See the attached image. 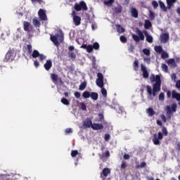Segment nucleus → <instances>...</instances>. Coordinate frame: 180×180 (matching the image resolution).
I'll list each match as a JSON object with an SVG mask.
<instances>
[{
	"label": "nucleus",
	"instance_id": "obj_1",
	"mask_svg": "<svg viewBox=\"0 0 180 180\" xmlns=\"http://www.w3.org/2000/svg\"><path fill=\"white\" fill-rule=\"evenodd\" d=\"M151 82H155L153 85V96H156L157 92L161 91V77L158 75H152L150 77Z\"/></svg>",
	"mask_w": 180,
	"mask_h": 180
},
{
	"label": "nucleus",
	"instance_id": "obj_2",
	"mask_svg": "<svg viewBox=\"0 0 180 180\" xmlns=\"http://www.w3.org/2000/svg\"><path fill=\"white\" fill-rule=\"evenodd\" d=\"M164 136H168V129H167V127L165 126L162 127V132L159 131L157 134H154L152 141L155 146H160L161 144V142H160V140H162L164 139Z\"/></svg>",
	"mask_w": 180,
	"mask_h": 180
},
{
	"label": "nucleus",
	"instance_id": "obj_3",
	"mask_svg": "<svg viewBox=\"0 0 180 180\" xmlns=\"http://www.w3.org/2000/svg\"><path fill=\"white\" fill-rule=\"evenodd\" d=\"M175 2H176V0H167V6L166 8L164 2L159 1V5L163 12H167V9H171V8L174 6Z\"/></svg>",
	"mask_w": 180,
	"mask_h": 180
},
{
	"label": "nucleus",
	"instance_id": "obj_4",
	"mask_svg": "<svg viewBox=\"0 0 180 180\" xmlns=\"http://www.w3.org/2000/svg\"><path fill=\"white\" fill-rule=\"evenodd\" d=\"M176 108H177L176 103L172 104V108L169 105H167L166 111H167V116L168 119H171L173 112H176Z\"/></svg>",
	"mask_w": 180,
	"mask_h": 180
},
{
	"label": "nucleus",
	"instance_id": "obj_5",
	"mask_svg": "<svg viewBox=\"0 0 180 180\" xmlns=\"http://www.w3.org/2000/svg\"><path fill=\"white\" fill-rule=\"evenodd\" d=\"M15 57H16V53H15V51H8L6 54L5 58L4 59V62L8 63L13 61V60H15Z\"/></svg>",
	"mask_w": 180,
	"mask_h": 180
},
{
	"label": "nucleus",
	"instance_id": "obj_6",
	"mask_svg": "<svg viewBox=\"0 0 180 180\" xmlns=\"http://www.w3.org/2000/svg\"><path fill=\"white\" fill-rule=\"evenodd\" d=\"M136 34H132V39L136 41V43H139L140 40L143 41L144 40V34H143V32L140 30L139 29L136 30Z\"/></svg>",
	"mask_w": 180,
	"mask_h": 180
},
{
	"label": "nucleus",
	"instance_id": "obj_7",
	"mask_svg": "<svg viewBox=\"0 0 180 180\" xmlns=\"http://www.w3.org/2000/svg\"><path fill=\"white\" fill-rule=\"evenodd\" d=\"M97 79L96 80V84L99 88H103L105 84L103 83V75L101 72L97 74Z\"/></svg>",
	"mask_w": 180,
	"mask_h": 180
},
{
	"label": "nucleus",
	"instance_id": "obj_8",
	"mask_svg": "<svg viewBox=\"0 0 180 180\" xmlns=\"http://www.w3.org/2000/svg\"><path fill=\"white\" fill-rule=\"evenodd\" d=\"M75 9L77 12H79L82 9H83V11H88V6L84 1H80L79 4L78 3L75 4Z\"/></svg>",
	"mask_w": 180,
	"mask_h": 180
},
{
	"label": "nucleus",
	"instance_id": "obj_9",
	"mask_svg": "<svg viewBox=\"0 0 180 180\" xmlns=\"http://www.w3.org/2000/svg\"><path fill=\"white\" fill-rule=\"evenodd\" d=\"M110 174V169L105 167L103 169L102 172L101 173V179H106L108 178V176Z\"/></svg>",
	"mask_w": 180,
	"mask_h": 180
},
{
	"label": "nucleus",
	"instance_id": "obj_10",
	"mask_svg": "<svg viewBox=\"0 0 180 180\" xmlns=\"http://www.w3.org/2000/svg\"><path fill=\"white\" fill-rule=\"evenodd\" d=\"M169 40V34L165 32L160 35L161 43H164V44H165L166 43H168Z\"/></svg>",
	"mask_w": 180,
	"mask_h": 180
},
{
	"label": "nucleus",
	"instance_id": "obj_11",
	"mask_svg": "<svg viewBox=\"0 0 180 180\" xmlns=\"http://www.w3.org/2000/svg\"><path fill=\"white\" fill-rule=\"evenodd\" d=\"M38 15L41 20H47V15L46 14V11L40 8L38 11Z\"/></svg>",
	"mask_w": 180,
	"mask_h": 180
},
{
	"label": "nucleus",
	"instance_id": "obj_12",
	"mask_svg": "<svg viewBox=\"0 0 180 180\" xmlns=\"http://www.w3.org/2000/svg\"><path fill=\"white\" fill-rule=\"evenodd\" d=\"M58 37L61 38V41H63V38L61 36H59L58 34L55 35V36H51V41H53V43L55 44V46H56L57 47H58Z\"/></svg>",
	"mask_w": 180,
	"mask_h": 180
},
{
	"label": "nucleus",
	"instance_id": "obj_13",
	"mask_svg": "<svg viewBox=\"0 0 180 180\" xmlns=\"http://www.w3.org/2000/svg\"><path fill=\"white\" fill-rule=\"evenodd\" d=\"M92 120L89 118H86L84 122H83V127H85V129H89V127H92Z\"/></svg>",
	"mask_w": 180,
	"mask_h": 180
},
{
	"label": "nucleus",
	"instance_id": "obj_14",
	"mask_svg": "<svg viewBox=\"0 0 180 180\" xmlns=\"http://www.w3.org/2000/svg\"><path fill=\"white\" fill-rule=\"evenodd\" d=\"M51 67H53V61L51 60H47L44 64V68H45L46 71H50Z\"/></svg>",
	"mask_w": 180,
	"mask_h": 180
},
{
	"label": "nucleus",
	"instance_id": "obj_15",
	"mask_svg": "<svg viewBox=\"0 0 180 180\" xmlns=\"http://www.w3.org/2000/svg\"><path fill=\"white\" fill-rule=\"evenodd\" d=\"M141 70L143 72V78H148V71H147V68L143 64L141 65Z\"/></svg>",
	"mask_w": 180,
	"mask_h": 180
},
{
	"label": "nucleus",
	"instance_id": "obj_16",
	"mask_svg": "<svg viewBox=\"0 0 180 180\" xmlns=\"http://www.w3.org/2000/svg\"><path fill=\"white\" fill-rule=\"evenodd\" d=\"M167 63L171 68H176V63L175 62V59L170 58L167 60Z\"/></svg>",
	"mask_w": 180,
	"mask_h": 180
},
{
	"label": "nucleus",
	"instance_id": "obj_17",
	"mask_svg": "<svg viewBox=\"0 0 180 180\" xmlns=\"http://www.w3.org/2000/svg\"><path fill=\"white\" fill-rule=\"evenodd\" d=\"M91 129H93V130H102V129H103V124L94 123L91 125Z\"/></svg>",
	"mask_w": 180,
	"mask_h": 180
},
{
	"label": "nucleus",
	"instance_id": "obj_18",
	"mask_svg": "<svg viewBox=\"0 0 180 180\" xmlns=\"http://www.w3.org/2000/svg\"><path fill=\"white\" fill-rule=\"evenodd\" d=\"M172 98L173 99H176L178 101H180V94L177 93L175 90H173L172 91Z\"/></svg>",
	"mask_w": 180,
	"mask_h": 180
},
{
	"label": "nucleus",
	"instance_id": "obj_19",
	"mask_svg": "<svg viewBox=\"0 0 180 180\" xmlns=\"http://www.w3.org/2000/svg\"><path fill=\"white\" fill-rule=\"evenodd\" d=\"M131 15L133 18H139V11L136 8H131Z\"/></svg>",
	"mask_w": 180,
	"mask_h": 180
},
{
	"label": "nucleus",
	"instance_id": "obj_20",
	"mask_svg": "<svg viewBox=\"0 0 180 180\" xmlns=\"http://www.w3.org/2000/svg\"><path fill=\"white\" fill-rule=\"evenodd\" d=\"M73 22L75 26H79L81 25V17L79 16H74Z\"/></svg>",
	"mask_w": 180,
	"mask_h": 180
},
{
	"label": "nucleus",
	"instance_id": "obj_21",
	"mask_svg": "<svg viewBox=\"0 0 180 180\" xmlns=\"http://www.w3.org/2000/svg\"><path fill=\"white\" fill-rule=\"evenodd\" d=\"M112 10L114 11L115 13H122V11H123V7L122 6V5L119 4L117 7H115Z\"/></svg>",
	"mask_w": 180,
	"mask_h": 180
},
{
	"label": "nucleus",
	"instance_id": "obj_22",
	"mask_svg": "<svg viewBox=\"0 0 180 180\" xmlns=\"http://www.w3.org/2000/svg\"><path fill=\"white\" fill-rule=\"evenodd\" d=\"M143 33L146 37V41H148V43H153V37L148 34V32L146 30L143 31Z\"/></svg>",
	"mask_w": 180,
	"mask_h": 180
},
{
	"label": "nucleus",
	"instance_id": "obj_23",
	"mask_svg": "<svg viewBox=\"0 0 180 180\" xmlns=\"http://www.w3.org/2000/svg\"><path fill=\"white\" fill-rule=\"evenodd\" d=\"M32 23L35 27H40V26H41V23H40L39 19L36 18H33Z\"/></svg>",
	"mask_w": 180,
	"mask_h": 180
},
{
	"label": "nucleus",
	"instance_id": "obj_24",
	"mask_svg": "<svg viewBox=\"0 0 180 180\" xmlns=\"http://www.w3.org/2000/svg\"><path fill=\"white\" fill-rule=\"evenodd\" d=\"M90 98H91L93 101H98L99 95L96 92H91L90 93Z\"/></svg>",
	"mask_w": 180,
	"mask_h": 180
},
{
	"label": "nucleus",
	"instance_id": "obj_25",
	"mask_svg": "<svg viewBox=\"0 0 180 180\" xmlns=\"http://www.w3.org/2000/svg\"><path fill=\"white\" fill-rule=\"evenodd\" d=\"M23 26L25 32H30V29L29 27H30V23H29V22L25 21Z\"/></svg>",
	"mask_w": 180,
	"mask_h": 180
},
{
	"label": "nucleus",
	"instance_id": "obj_26",
	"mask_svg": "<svg viewBox=\"0 0 180 180\" xmlns=\"http://www.w3.org/2000/svg\"><path fill=\"white\" fill-rule=\"evenodd\" d=\"M153 25L151 24V22L150 21V20H145V24H144L145 29H150V27H151Z\"/></svg>",
	"mask_w": 180,
	"mask_h": 180
},
{
	"label": "nucleus",
	"instance_id": "obj_27",
	"mask_svg": "<svg viewBox=\"0 0 180 180\" xmlns=\"http://www.w3.org/2000/svg\"><path fill=\"white\" fill-rule=\"evenodd\" d=\"M51 78L53 82H57L58 81V75L52 73L51 74Z\"/></svg>",
	"mask_w": 180,
	"mask_h": 180
},
{
	"label": "nucleus",
	"instance_id": "obj_28",
	"mask_svg": "<svg viewBox=\"0 0 180 180\" xmlns=\"http://www.w3.org/2000/svg\"><path fill=\"white\" fill-rule=\"evenodd\" d=\"M146 112L148 116H154L155 115V111L151 108H148Z\"/></svg>",
	"mask_w": 180,
	"mask_h": 180
},
{
	"label": "nucleus",
	"instance_id": "obj_29",
	"mask_svg": "<svg viewBox=\"0 0 180 180\" xmlns=\"http://www.w3.org/2000/svg\"><path fill=\"white\" fill-rule=\"evenodd\" d=\"M117 32H118V33H124V28H123V27H122V25H117Z\"/></svg>",
	"mask_w": 180,
	"mask_h": 180
},
{
	"label": "nucleus",
	"instance_id": "obj_30",
	"mask_svg": "<svg viewBox=\"0 0 180 180\" xmlns=\"http://www.w3.org/2000/svg\"><path fill=\"white\" fill-rule=\"evenodd\" d=\"M115 3V0H108L104 1V5H106V6H112L113 4Z\"/></svg>",
	"mask_w": 180,
	"mask_h": 180
},
{
	"label": "nucleus",
	"instance_id": "obj_31",
	"mask_svg": "<svg viewBox=\"0 0 180 180\" xmlns=\"http://www.w3.org/2000/svg\"><path fill=\"white\" fill-rule=\"evenodd\" d=\"M82 96L84 99H88V98H91V93L89 91H84L82 94Z\"/></svg>",
	"mask_w": 180,
	"mask_h": 180
},
{
	"label": "nucleus",
	"instance_id": "obj_32",
	"mask_svg": "<svg viewBox=\"0 0 180 180\" xmlns=\"http://www.w3.org/2000/svg\"><path fill=\"white\" fill-rule=\"evenodd\" d=\"M32 56L33 58H37V57H39L40 53H39V51H37V50H34L32 53Z\"/></svg>",
	"mask_w": 180,
	"mask_h": 180
},
{
	"label": "nucleus",
	"instance_id": "obj_33",
	"mask_svg": "<svg viewBox=\"0 0 180 180\" xmlns=\"http://www.w3.org/2000/svg\"><path fill=\"white\" fill-rule=\"evenodd\" d=\"M146 165H147V163H146V162H141L140 165H138L136 166V169H140V168L146 167Z\"/></svg>",
	"mask_w": 180,
	"mask_h": 180
},
{
	"label": "nucleus",
	"instance_id": "obj_34",
	"mask_svg": "<svg viewBox=\"0 0 180 180\" xmlns=\"http://www.w3.org/2000/svg\"><path fill=\"white\" fill-rule=\"evenodd\" d=\"M133 68L134 71H139V60H136L134 62Z\"/></svg>",
	"mask_w": 180,
	"mask_h": 180
},
{
	"label": "nucleus",
	"instance_id": "obj_35",
	"mask_svg": "<svg viewBox=\"0 0 180 180\" xmlns=\"http://www.w3.org/2000/svg\"><path fill=\"white\" fill-rule=\"evenodd\" d=\"M85 88H86V82H83L79 85V91H84V89H85Z\"/></svg>",
	"mask_w": 180,
	"mask_h": 180
},
{
	"label": "nucleus",
	"instance_id": "obj_36",
	"mask_svg": "<svg viewBox=\"0 0 180 180\" xmlns=\"http://www.w3.org/2000/svg\"><path fill=\"white\" fill-rule=\"evenodd\" d=\"M33 51L32 49V46L30 44H28L27 46V56H29V54H32V52Z\"/></svg>",
	"mask_w": 180,
	"mask_h": 180
},
{
	"label": "nucleus",
	"instance_id": "obj_37",
	"mask_svg": "<svg viewBox=\"0 0 180 180\" xmlns=\"http://www.w3.org/2000/svg\"><path fill=\"white\" fill-rule=\"evenodd\" d=\"M146 91H147L148 95H150V96L153 95V89L151 88V86L147 85Z\"/></svg>",
	"mask_w": 180,
	"mask_h": 180
},
{
	"label": "nucleus",
	"instance_id": "obj_38",
	"mask_svg": "<svg viewBox=\"0 0 180 180\" xmlns=\"http://www.w3.org/2000/svg\"><path fill=\"white\" fill-rule=\"evenodd\" d=\"M60 102L63 104L65 105L66 106H68L70 105V101H68V99L65 98H63L60 101Z\"/></svg>",
	"mask_w": 180,
	"mask_h": 180
},
{
	"label": "nucleus",
	"instance_id": "obj_39",
	"mask_svg": "<svg viewBox=\"0 0 180 180\" xmlns=\"http://www.w3.org/2000/svg\"><path fill=\"white\" fill-rule=\"evenodd\" d=\"M155 51H156V53H162V46H155Z\"/></svg>",
	"mask_w": 180,
	"mask_h": 180
},
{
	"label": "nucleus",
	"instance_id": "obj_40",
	"mask_svg": "<svg viewBox=\"0 0 180 180\" xmlns=\"http://www.w3.org/2000/svg\"><path fill=\"white\" fill-rule=\"evenodd\" d=\"M162 70L164 72H168V65L165 63L162 64Z\"/></svg>",
	"mask_w": 180,
	"mask_h": 180
},
{
	"label": "nucleus",
	"instance_id": "obj_41",
	"mask_svg": "<svg viewBox=\"0 0 180 180\" xmlns=\"http://www.w3.org/2000/svg\"><path fill=\"white\" fill-rule=\"evenodd\" d=\"M149 18L150 20H154V19H155V15L152 11H149Z\"/></svg>",
	"mask_w": 180,
	"mask_h": 180
},
{
	"label": "nucleus",
	"instance_id": "obj_42",
	"mask_svg": "<svg viewBox=\"0 0 180 180\" xmlns=\"http://www.w3.org/2000/svg\"><path fill=\"white\" fill-rule=\"evenodd\" d=\"M101 94L104 98H106L108 96V91H106V89L101 88Z\"/></svg>",
	"mask_w": 180,
	"mask_h": 180
},
{
	"label": "nucleus",
	"instance_id": "obj_43",
	"mask_svg": "<svg viewBox=\"0 0 180 180\" xmlns=\"http://www.w3.org/2000/svg\"><path fill=\"white\" fill-rule=\"evenodd\" d=\"M120 40L121 43H127V38H126L125 36L122 35L120 37Z\"/></svg>",
	"mask_w": 180,
	"mask_h": 180
},
{
	"label": "nucleus",
	"instance_id": "obj_44",
	"mask_svg": "<svg viewBox=\"0 0 180 180\" xmlns=\"http://www.w3.org/2000/svg\"><path fill=\"white\" fill-rule=\"evenodd\" d=\"M79 154V153H78V150H72V151H71V156H72V158L77 157Z\"/></svg>",
	"mask_w": 180,
	"mask_h": 180
},
{
	"label": "nucleus",
	"instance_id": "obj_45",
	"mask_svg": "<svg viewBox=\"0 0 180 180\" xmlns=\"http://www.w3.org/2000/svg\"><path fill=\"white\" fill-rule=\"evenodd\" d=\"M165 99V94H164L163 92L160 93L159 94V101H164Z\"/></svg>",
	"mask_w": 180,
	"mask_h": 180
},
{
	"label": "nucleus",
	"instance_id": "obj_46",
	"mask_svg": "<svg viewBox=\"0 0 180 180\" xmlns=\"http://www.w3.org/2000/svg\"><path fill=\"white\" fill-rule=\"evenodd\" d=\"M86 50L87 53H92V51H94V47L92 46V45H88Z\"/></svg>",
	"mask_w": 180,
	"mask_h": 180
},
{
	"label": "nucleus",
	"instance_id": "obj_47",
	"mask_svg": "<svg viewBox=\"0 0 180 180\" xmlns=\"http://www.w3.org/2000/svg\"><path fill=\"white\" fill-rule=\"evenodd\" d=\"M127 168V162L122 161L121 164V169H126Z\"/></svg>",
	"mask_w": 180,
	"mask_h": 180
},
{
	"label": "nucleus",
	"instance_id": "obj_48",
	"mask_svg": "<svg viewBox=\"0 0 180 180\" xmlns=\"http://www.w3.org/2000/svg\"><path fill=\"white\" fill-rule=\"evenodd\" d=\"M152 6H153L154 9H157V8H158V2H157L155 0L153 1Z\"/></svg>",
	"mask_w": 180,
	"mask_h": 180
},
{
	"label": "nucleus",
	"instance_id": "obj_49",
	"mask_svg": "<svg viewBox=\"0 0 180 180\" xmlns=\"http://www.w3.org/2000/svg\"><path fill=\"white\" fill-rule=\"evenodd\" d=\"M143 54H145L146 56H150V49H143Z\"/></svg>",
	"mask_w": 180,
	"mask_h": 180
},
{
	"label": "nucleus",
	"instance_id": "obj_50",
	"mask_svg": "<svg viewBox=\"0 0 180 180\" xmlns=\"http://www.w3.org/2000/svg\"><path fill=\"white\" fill-rule=\"evenodd\" d=\"M92 47L94 49V50H99V44L98 42H95Z\"/></svg>",
	"mask_w": 180,
	"mask_h": 180
},
{
	"label": "nucleus",
	"instance_id": "obj_51",
	"mask_svg": "<svg viewBox=\"0 0 180 180\" xmlns=\"http://www.w3.org/2000/svg\"><path fill=\"white\" fill-rule=\"evenodd\" d=\"M69 57L73 60L77 58V55L74 52L69 53Z\"/></svg>",
	"mask_w": 180,
	"mask_h": 180
},
{
	"label": "nucleus",
	"instance_id": "obj_52",
	"mask_svg": "<svg viewBox=\"0 0 180 180\" xmlns=\"http://www.w3.org/2000/svg\"><path fill=\"white\" fill-rule=\"evenodd\" d=\"M104 140L105 141H109V140H110V134H105V136H104Z\"/></svg>",
	"mask_w": 180,
	"mask_h": 180
},
{
	"label": "nucleus",
	"instance_id": "obj_53",
	"mask_svg": "<svg viewBox=\"0 0 180 180\" xmlns=\"http://www.w3.org/2000/svg\"><path fill=\"white\" fill-rule=\"evenodd\" d=\"M3 180H13L12 176H4Z\"/></svg>",
	"mask_w": 180,
	"mask_h": 180
},
{
	"label": "nucleus",
	"instance_id": "obj_54",
	"mask_svg": "<svg viewBox=\"0 0 180 180\" xmlns=\"http://www.w3.org/2000/svg\"><path fill=\"white\" fill-rule=\"evenodd\" d=\"M80 106L82 110H86V105L85 104V103H81Z\"/></svg>",
	"mask_w": 180,
	"mask_h": 180
},
{
	"label": "nucleus",
	"instance_id": "obj_55",
	"mask_svg": "<svg viewBox=\"0 0 180 180\" xmlns=\"http://www.w3.org/2000/svg\"><path fill=\"white\" fill-rule=\"evenodd\" d=\"M65 134H70L72 133V129L71 128H67L65 131Z\"/></svg>",
	"mask_w": 180,
	"mask_h": 180
},
{
	"label": "nucleus",
	"instance_id": "obj_56",
	"mask_svg": "<svg viewBox=\"0 0 180 180\" xmlns=\"http://www.w3.org/2000/svg\"><path fill=\"white\" fill-rule=\"evenodd\" d=\"M161 57H162V58H168L169 56H168L167 53L162 52Z\"/></svg>",
	"mask_w": 180,
	"mask_h": 180
},
{
	"label": "nucleus",
	"instance_id": "obj_57",
	"mask_svg": "<svg viewBox=\"0 0 180 180\" xmlns=\"http://www.w3.org/2000/svg\"><path fill=\"white\" fill-rule=\"evenodd\" d=\"M75 96L77 99H79L81 98V93L78 91L75 92Z\"/></svg>",
	"mask_w": 180,
	"mask_h": 180
},
{
	"label": "nucleus",
	"instance_id": "obj_58",
	"mask_svg": "<svg viewBox=\"0 0 180 180\" xmlns=\"http://www.w3.org/2000/svg\"><path fill=\"white\" fill-rule=\"evenodd\" d=\"M98 117H99V122H102V120H103V119H105L103 114H102V113H99Z\"/></svg>",
	"mask_w": 180,
	"mask_h": 180
},
{
	"label": "nucleus",
	"instance_id": "obj_59",
	"mask_svg": "<svg viewBox=\"0 0 180 180\" xmlns=\"http://www.w3.org/2000/svg\"><path fill=\"white\" fill-rule=\"evenodd\" d=\"M104 156L106 158H109L110 157V153L109 152V150H107L105 151V154H104Z\"/></svg>",
	"mask_w": 180,
	"mask_h": 180
},
{
	"label": "nucleus",
	"instance_id": "obj_60",
	"mask_svg": "<svg viewBox=\"0 0 180 180\" xmlns=\"http://www.w3.org/2000/svg\"><path fill=\"white\" fill-rule=\"evenodd\" d=\"M134 50V46H133V44H131L129 48V51L130 53H133Z\"/></svg>",
	"mask_w": 180,
	"mask_h": 180
},
{
	"label": "nucleus",
	"instance_id": "obj_61",
	"mask_svg": "<svg viewBox=\"0 0 180 180\" xmlns=\"http://www.w3.org/2000/svg\"><path fill=\"white\" fill-rule=\"evenodd\" d=\"M144 61H146V63H148V64H150L151 59L148 57H146L143 58Z\"/></svg>",
	"mask_w": 180,
	"mask_h": 180
},
{
	"label": "nucleus",
	"instance_id": "obj_62",
	"mask_svg": "<svg viewBox=\"0 0 180 180\" xmlns=\"http://www.w3.org/2000/svg\"><path fill=\"white\" fill-rule=\"evenodd\" d=\"M34 67H36V68H37L39 67V65H40V63H39V61L34 60Z\"/></svg>",
	"mask_w": 180,
	"mask_h": 180
},
{
	"label": "nucleus",
	"instance_id": "obj_63",
	"mask_svg": "<svg viewBox=\"0 0 180 180\" xmlns=\"http://www.w3.org/2000/svg\"><path fill=\"white\" fill-rule=\"evenodd\" d=\"M129 158H130V155L126 154V153L124 155V160H129Z\"/></svg>",
	"mask_w": 180,
	"mask_h": 180
},
{
	"label": "nucleus",
	"instance_id": "obj_64",
	"mask_svg": "<svg viewBox=\"0 0 180 180\" xmlns=\"http://www.w3.org/2000/svg\"><path fill=\"white\" fill-rule=\"evenodd\" d=\"M176 88H180V80H178L176 83Z\"/></svg>",
	"mask_w": 180,
	"mask_h": 180
}]
</instances>
